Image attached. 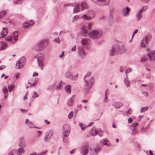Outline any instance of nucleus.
I'll list each match as a JSON object with an SVG mask.
<instances>
[{
    "mask_svg": "<svg viewBox=\"0 0 155 155\" xmlns=\"http://www.w3.org/2000/svg\"><path fill=\"white\" fill-rule=\"evenodd\" d=\"M88 35L89 37L91 39L97 40L102 37L103 32L100 29H94L89 32Z\"/></svg>",
    "mask_w": 155,
    "mask_h": 155,
    "instance_id": "obj_1",
    "label": "nucleus"
},
{
    "mask_svg": "<svg viewBox=\"0 0 155 155\" xmlns=\"http://www.w3.org/2000/svg\"><path fill=\"white\" fill-rule=\"evenodd\" d=\"M26 59L24 56L20 58L17 61L15 68L17 69H21L25 65Z\"/></svg>",
    "mask_w": 155,
    "mask_h": 155,
    "instance_id": "obj_2",
    "label": "nucleus"
},
{
    "mask_svg": "<svg viewBox=\"0 0 155 155\" xmlns=\"http://www.w3.org/2000/svg\"><path fill=\"white\" fill-rule=\"evenodd\" d=\"M18 31L14 32L11 36L8 37L6 38V40L7 41H12L13 39L14 41H12V43H15L17 41L18 39Z\"/></svg>",
    "mask_w": 155,
    "mask_h": 155,
    "instance_id": "obj_3",
    "label": "nucleus"
},
{
    "mask_svg": "<svg viewBox=\"0 0 155 155\" xmlns=\"http://www.w3.org/2000/svg\"><path fill=\"white\" fill-rule=\"evenodd\" d=\"M118 52L120 54L124 53L126 49L124 45L121 42L117 43L115 44Z\"/></svg>",
    "mask_w": 155,
    "mask_h": 155,
    "instance_id": "obj_4",
    "label": "nucleus"
},
{
    "mask_svg": "<svg viewBox=\"0 0 155 155\" xmlns=\"http://www.w3.org/2000/svg\"><path fill=\"white\" fill-rule=\"evenodd\" d=\"M84 79L85 82L86 83L84 89L87 90H89L94 82V78L93 77L91 78L89 81L84 78Z\"/></svg>",
    "mask_w": 155,
    "mask_h": 155,
    "instance_id": "obj_5",
    "label": "nucleus"
},
{
    "mask_svg": "<svg viewBox=\"0 0 155 155\" xmlns=\"http://www.w3.org/2000/svg\"><path fill=\"white\" fill-rule=\"evenodd\" d=\"M54 134L53 131L52 130H49L47 131L45 134L43 139L45 142H48L52 138Z\"/></svg>",
    "mask_w": 155,
    "mask_h": 155,
    "instance_id": "obj_6",
    "label": "nucleus"
},
{
    "mask_svg": "<svg viewBox=\"0 0 155 155\" xmlns=\"http://www.w3.org/2000/svg\"><path fill=\"white\" fill-rule=\"evenodd\" d=\"M93 2L98 5H108L110 2V0H91Z\"/></svg>",
    "mask_w": 155,
    "mask_h": 155,
    "instance_id": "obj_7",
    "label": "nucleus"
},
{
    "mask_svg": "<svg viewBox=\"0 0 155 155\" xmlns=\"http://www.w3.org/2000/svg\"><path fill=\"white\" fill-rule=\"evenodd\" d=\"M151 39V37L150 36H146L143 38L141 43V46L143 48L146 47L148 44L149 41Z\"/></svg>",
    "mask_w": 155,
    "mask_h": 155,
    "instance_id": "obj_8",
    "label": "nucleus"
},
{
    "mask_svg": "<svg viewBox=\"0 0 155 155\" xmlns=\"http://www.w3.org/2000/svg\"><path fill=\"white\" fill-rule=\"evenodd\" d=\"M90 150L91 155H97L101 150V147L97 144L93 149L90 148Z\"/></svg>",
    "mask_w": 155,
    "mask_h": 155,
    "instance_id": "obj_9",
    "label": "nucleus"
},
{
    "mask_svg": "<svg viewBox=\"0 0 155 155\" xmlns=\"http://www.w3.org/2000/svg\"><path fill=\"white\" fill-rule=\"evenodd\" d=\"M80 152L83 155H86L88 152L89 146L88 145H83L80 149Z\"/></svg>",
    "mask_w": 155,
    "mask_h": 155,
    "instance_id": "obj_10",
    "label": "nucleus"
},
{
    "mask_svg": "<svg viewBox=\"0 0 155 155\" xmlns=\"http://www.w3.org/2000/svg\"><path fill=\"white\" fill-rule=\"evenodd\" d=\"M130 9L128 7L123 8L122 9V14L124 17H127L129 16Z\"/></svg>",
    "mask_w": 155,
    "mask_h": 155,
    "instance_id": "obj_11",
    "label": "nucleus"
},
{
    "mask_svg": "<svg viewBox=\"0 0 155 155\" xmlns=\"http://www.w3.org/2000/svg\"><path fill=\"white\" fill-rule=\"evenodd\" d=\"M72 6L74 7V8L73 9L74 13H77L80 11L81 5H80L78 3H75L72 4Z\"/></svg>",
    "mask_w": 155,
    "mask_h": 155,
    "instance_id": "obj_12",
    "label": "nucleus"
},
{
    "mask_svg": "<svg viewBox=\"0 0 155 155\" xmlns=\"http://www.w3.org/2000/svg\"><path fill=\"white\" fill-rule=\"evenodd\" d=\"M82 45L84 47L87 46L91 43V40L87 38H83L81 40Z\"/></svg>",
    "mask_w": 155,
    "mask_h": 155,
    "instance_id": "obj_13",
    "label": "nucleus"
},
{
    "mask_svg": "<svg viewBox=\"0 0 155 155\" xmlns=\"http://www.w3.org/2000/svg\"><path fill=\"white\" fill-rule=\"evenodd\" d=\"M78 53L81 58H85L86 54L84 48L82 46H79L78 47Z\"/></svg>",
    "mask_w": 155,
    "mask_h": 155,
    "instance_id": "obj_14",
    "label": "nucleus"
},
{
    "mask_svg": "<svg viewBox=\"0 0 155 155\" xmlns=\"http://www.w3.org/2000/svg\"><path fill=\"white\" fill-rule=\"evenodd\" d=\"M115 44H114L110 49L109 51V55L110 56H113L115 55L118 53Z\"/></svg>",
    "mask_w": 155,
    "mask_h": 155,
    "instance_id": "obj_15",
    "label": "nucleus"
},
{
    "mask_svg": "<svg viewBox=\"0 0 155 155\" xmlns=\"http://www.w3.org/2000/svg\"><path fill=\"white\" fill-rule=\"evenodd\" d=\"M34 23V21L33 20H31L23 23L22 25V27L24 28H29L31 26L33 25Z\"/></svg>",
    "mask_w": 155,
    "mask_h": 155,
    "instance_id": "obj_16",
    "label": "nucleus"
},
{
    "mask_svg": "<svg viewBox=\"0 0 155 155\" xmlns=\"http://www.w3.org/2000/svg\"><path fill=\"white\" fill-rule=\"evenodd\" d=\"M100 143L102 146H106L108 147L111 145L110 142L106 138L101 140L100 141Z\"/></svg>",
    "mask_w": 155,
    "mask_h": 155,
    "instance_id": "obj_17",
    "label": "nucleus"
},
{
    "mask_svg": "<svg viewBox=\"0 0 155 155\" xmlns=\"http://www.w3.org/2000/svg\"><path fill=\"white\" fill-rule=\"evenodd\" d=\"M18 146L20 147H26V144L24 137H21L19 138Z\"/></svg>",
    "mask_w": 155,
    "mask_h": 155,
    "instance_id": "obj_18",
    "label": "nucleus"
},
{
    "mask_svg": "<svg viewBox=\"0 0 155 155\" xmlns=\"http://www.w3.org/2000/svg\"><path fill=\"white\" fill-rule=\"evenodd\" d=\"M111 105L115 108L118 109L121 107L123 106V104L121 102L114 101L112 103Z\"/></svg>",
    "mask_w": 155,
    "mask_h": 155,
    "instance_id": "obj_19",
    "label": "nucleus"
},
{
    "mask_svg": "<svg viewBox=\"0 0 155 155\" xmlns=\"http://www.w3.org/2000/svg\"><path fill=\"white\" fill-rule=\"evenodd\" d=\"M81 32L82 35L84 37L87 36L88 34V31L86 29L85 26L83 25L81 27Z\"/></svg>",
    "mask_w": 155,
    "mask_h": 155,
    "instance_id": "obj_20",
    "label": "nucleus"
},
{
    "mask_svg": "<svg viewBox=\"0 0 155 155\" xmlns=\"http://www.w3.org/2000/svg\"><path fill=\"white\" fill-rule=\"evenodd\" d=\"M41 47L43 49L47 46L48 44V41L46 39H44L41 41L39 43Z\"/></svg>",
    "mask_w": 155,
    "mask_h": 155,
    "instance_id": "obj_21",
    "label": "nucleus"
},
{
    "mask_svg": "<svg viewBox=\"0 0 155 155\" xmlns=\"http://www.w3.org/2000/svg\"><path fill=\"white\" fill-rule=\"evenodd\" d=\"M148 56L150 57L152 61H155V51H152L148 54Z\"/></svg>",
    "mask_w": 155,
    "mask_h": 155,
    "instance_id": "obj_22",
    "label": "nucleus"
},
{
    "mask_svg": "<svg viewBox=\"0 0 155 155\" xmlns=\"http://www.w3.org/2000/svg\"><path fill=\"white\" fill-rule=\"evenodd\" d=\"M75 95H73L70 98L68 101V105L69 106H72L74 104V101L75 99Z\"/></svg>",
    "mask_w": 155,
    "mask_h": 155,
    "instance_id": "obj_23",
    "label": "nucleus"
},
{
    "mask_svg": "<svg viewBox=\"0 0 155 155\" xmlns=\"http://www.w3.org/2000/svg\"><path fill=\"white\" fill-rule=\"evenodd\" d=\"M87 14L90 18L91 20L93 19L95 16V13L93 10H89L87 11Z\"/></svg>",
    "mask_w": 155,
    "mask_h": 155,
    "instance_id": "obj_24",
    "label": "nucleus"
},
{
    "mask_svg": "<svg viewBox=\"0 0 155 155\" xmlns=\"http://www.w3.org/2000/svg\"><path fill=\"white\" fill-rule=\"evenodd\" d=\"M70 134V132H68V131H62V137L63 139V141L66 142L67 141V139L64 138V137H67Z\"/></svg>",
    "mask_w": 155,
    "mask_h": 155,
    "instance_id": "obj_25",
    "label": "nucleus"
},
{
    "mask_svg": "<svg viewBox=\"0 0 155 155\" xmlns=\"http://www.w3.org/2000/svg\"><path fill=\"white\" fill-rule=\"evenodd\" d=\"M8 33L7 28H3L0 33V38H4L7 34Z\"/></svg>",
    "mask_w": 155,
    "mask_h": 155,
    "instance_id": "obj_26",
    "label": "nucleus"
},
{
    "mask_svg": "<svg viewBox=\"0 0 155 155\" xmlns=\"http://www.w3.org/2000/svg\"><path fill=\"white\" fill-rule=\"evenodd\" d=\"M8 45L4 42H0V51L3 50L7 48Z\"/></svg>",
    "mask_w": 155,
    "mask_h": 155,
    "instance_id": "obj_27",
    "label": "nucleus"
},
{
    "mask_svg": "<svg viewBox=\"0 0 155 155\" xmlns=\"http://www.w3.org/2000/svg\"><path fill=\"white\" fill-rule=\"evenodd\" d=\"M45 56L44 54L39 53L35 56L38 60H41L45 58Z\"/></svg>",
    "mask_w": 155,
    "mask_h": 155,
    "instance_id": "obj_28",
    "label": "nucleus"
},
{
    "mask_svg": "<svg viewBox=\"0 0 155 155\" xmlns=\"http://www.w3.org/2000/svg\"><path fill=\"white\" fill-rule=\"evenodd\" d=\"M124 82L127 87H129L130 86V81L129 80L127 75H126V77L124 78Z\"/></svg>",
    "mask_w": 155,
    "mask_h": 155,
    "instance_id": "obj_29",
    "label": "nucleus"
},
{
    "mask_svg": "<svg viewBox=\"0 0 155 155\" xmlns=\"http://www.w3.org/2000/svg\"><path fill=\"white\" fill-rule=\"evenodd\" d=\"M33 49L36 51H40L43 49L38 43L33 47Z\"/></svg>",
    "mask_w": 155,
    "mask_h": 155,
    "instance_id": "obj_30",
    "label": "nucleus"
},
{
    "mask_svg": "<svg viewBox=\"0 0 155 155\" xmlns=\"http://www.w3.org/2000/svg\"><path fill=\"white\" fill-rule=\"evenodd\" d=\"M103 133V132L102 130H95V133H92V136H94L98 134L100 137H101L102 136Z\"/></svg>",
    "mask_w": 155,
    "mask_h": 155,
    "instance_id": "obj_31",
    "label": "nucleus"
},
{
    "mask_svg": "<svg viewBox=\"0 0 155 155\" xmlns=\"http://www.w3.org/2000/svg\"><path fill=\"white\" fill-rule=\"evenodd\" d=\"M108 94H109L107 92V90L105 91L104 98L103 101V103H107L109 101L108 99Z\"/></svg>",
    "mask_w": 155,
    "mask_h": 155,
    "instance_id": "obj_32",
    "label": "nucleus"
},
{
    "mask_svg": "<svg viewBox=\"0 0 155 155\" xmlns=\"http://www.w3.org/2000/svg\"><path fill=\"white\" fill-rule=\"evenodd\" d=\"M70 127L67 124H65L64 125L63 127V131L70 132Z\"/></svg>",
    "mask_w": 155,
    "mask_h": 155,
    "instance_id": "obj_33",
    "label": "nucleus"
},
{
    "mask_svg": "<svg viewBox=\"0 0 155 155\" xmlns=\"http://www.w3.org/2000/svg\"><path fill=\"white\" fill-rule=\"evenodd\" d=\"M114 22V20L113 17L110 15L109 18L108 20V24L110 26L112 25Z\"/></svg>",
    "mask_w": 155,
    "mask_h": 155,
    "instance_id": "obj_34",
    "label": "nucleus"
},
{
    "mask_svg": "<svg viewBox=\"0 0 155 155\" xmlns=\"http://www.w3.org/2000/svg\"><path fill=\"white\" fill-rule=\"evenodd\" d=\"M142 13L139 11L136 15L137 20V21H139L142 17Z\"/></svg>",
    "mask_w": 155,
    "mask_h": 155,
    "instance_id": "obj_35",
    "label": "nucleus"
},
{
    "mask_svg": "<svg viewBox=\"0 0 155 155\" xmlns=\"http://www.w3.org/2000/svg\"><path fill=\"white\" fill-rule=\"evenodd\" d=\"M81 10H84V9H87L88 8V6L85 2H82L81 4Z\"/></svg>",
    "mask_w": 155,
    "mask_h": 155,
    "instance_id": "obj_36",
    "label": "nucleus"
},
{
    "mask_svg": "<svg viewBox=\"0 0 155 155\" xmlns=\"http://www.w3.org/2000/svg\"><path fill=\"white\" fill-rule=\"evenodd\" d=\"M8 155H20L17 150H13L8 153Z\"/></svg>",
    "mask_w": 155,
    "mask_h": 155,
    "instance_id": "obj_37",
    "label": "nucleus"
},
{
    "mask_svg": "<svg viewBox=\"0 0 155 155\" xmlns=\"http://www.w3.org/2000/svg\"><path fill=\"white\" fill-rule=\"evenodd\" d=\"M7 12L5 11H3L0 12V20L4 18L7 14Z\"/></svg>",
    "mask_w": 155,
    "mask_h": 155,
    "instance_id": "obj_38",
    "label": "nucleus"
},
{
    "mask_svg": "<svg viewBox=\"0 0 155 155\" xmlns=\"http://www.w3.org/2000/svg\"><path fill=\"white\" fill-rule=\"evenodd\" d=\"M81 18L85 20H91V18H89L87 14H84L82 15L81 17Z\"/></svg>",
    "mask_w": 155,
    "mask_h": 155,
    "instance_id": "obj_39",
    "label": "nucleus"
},
{
    "mask_svg": "<svg viewBox=\"0 0 155 155\" xmlns=\"http://www.w3.org/2000/svg\"><path fill=\"white\" fill-rule=\"evenodd\" d=\"M148 8V6L146 5L143 7L139 11L141 13L146 11Z\"/></svg>",
    "mask_w": 155,
    "mask_h": 155,
    "instance_id": "obj_40",
    "label": "nucleus"
},
{
    "mask_svg": "<svg viewBox=\"0 0 155 155\" xmlns=\"http://www.w3.org/2000/svg\"><path fill=\"white\" fill-rule=\"evenodd\" d=\"M65 90L68 93H71V86L70 85H68L65 87Z\"/></svg>",
    "mask_w": 155,
    "mask_h": 155,
    "instance_id": "obj_41",
    "label": "nucleus"
},
{
    "mask_svg": "<svg viewBox=\"0 0 155 155\" xmlns=\"http://www.w3.org/2000/svg\"><path fill=\"white\" fill-rule=\"evenodd\" d=\"M72 74V73L70 71H68L65 73L64 75L66 78H70Z\"/></svg>",
    "mask_w": 155,
    "mask_h": 155,
    "instance_id": "obj_42",
    "label": "nucleus"
},
{
    "mask_svg": "<svg viewBox=\"0 0 155 155\" xmlns=\"http://www.w3.org/2000/svg\"><path fill=\"white\" fill-rule=\"evenodd\" d=\"M78 76V74H77L75 75H73L72 74V75L71 76L70 79L72 80L76 81L77 80Z\"/></svg>",
    "mask_w": 155,
    "mask_h": 155,
    "instance_id": "obj_43",
    "label": "nucleus"
},
{
    "mask_svg": "<svg viewBox=\"0 0 155 155\" xmlns=\"http://www.w3.org/2000/svg\"><path fill=\"white\" fill-rule=\"evenodd\" d=\"M38 66L41 67V70H42L44 66L43 63L41 60H38Z\"/></svg>",
    "mask_w": 155,
    "mask_h": 155,
    "instance_id": "obj_44",
    "label": "nucleus"
},
{
    "mask_svg": "<svg viewBox=\"0 0 155 155\" xmlns=\"http://www.w3.org/2000/svg\"><path fill=\"white\" fill-rule=\"evenodd\" d=\"M149 108V107L148 106H146L145 107H142L140 109V112L141 113L144 112L147 110Z\"/></svg>",
    "mask_w": 155,
    "mask_h": 155,
    "instance_id": "obj_45",
    "label": "nucleus"
},
{
    "mask_svg": "<svg viewBox=\"0 0 155 155\" xmlns=\"http://www.w3.org/2000/svg\"><path fill=\"white\" fill-rule=\"evenodd\" d=\"M23 147H21L18 149L17 151L18 153L20 155L21 154L25 152V150H24V149L23 148Z\"/></svg>",
    "mask_w": 155,
    "mask_h": 155,
    "instance_id": "obj_46",
    "label": "nucleus"
},
{
    "mask_svg": "<svg viewBox=\"0 0 155 155\" xmlns=\"http://www.w3.org/2000/svg\"><path fill=\"white\" fill-rule=\"evenodd\" d=\"M79 18V15H77L74 16L73 18L72 19V22H74L76 21Z\"/></svg>",
    "mask_w": 155,
    "mask_h": 155,
    "instance_id": "obj_47",
    "label": "nucleus"
},
{
    "mask_svg": "<svg viewBox=\"0 0 155 155\" xmlns=\"http://www.w3.org/2000/svg\"><path fill=\"white\" fill-rule=\"evenodd\" d=\"M8 87L9 91L11 92L12 90L14 88V85L13 84L9 85Z\"/></svg>",
    "mask_w": 155,
    "mask_h": 155,
    "instance_id": "obj_48",
    "label": "nucleus"
},
{
    "mask_svg": "<svg viewBox=\"0 0 155 155\" xmlns=\"http://www.w3.org/2000/svg\"><path fill=\"white\" fill-rule=\"evenodd\" d=\"M137 130L136 128H134L132 130V132L131 133V134L132 135L134 136L137 133Z\"/></svg>",
    "mask_w": 155,
    "mask_h": 155,
    "instance_id": "obj_49",
    "label": "nucleus"
},
{
    "mask_svg": "<svg viewBox=\"0 0 155 155\" xmlns=\"http://www.w3.org/2000/svg\"><path fill=\"white\" fill-rule=\"evenodd\" d=\"M22 2V0H14L13 3L15 4H21Z\"/></svg>",
    "mask_w": 155,
    "mask_h": 155,
    "instance_id": "obj_50",
    "label": "nucleus"
},
{
    "mask_svg": "<svg viewBox=\"0 0 155 155\" xmlns=\"http://www.w3.org/2000/svg\"><path fill=\"white\" fill-rule=\"evenodd\" d=\"M28 124V127L30 128H33L35 127L33 123L31 121L29 122Z\"/></svg>",
    "mask_w": 155,
    "mask_h": 155,
    "instance_id": "obj_51",
    "label": "nucleus"
},
{
    "mask_svg": "<svg viewBox=\"0 0 155 155\" xmlns=\"http://www.w3.org/2000/svg\"><path fill=\"white\" fill-rule=\"evenodd\" d=\"M132 71V69L131 68H127L126 71H125V73L126 75H127V74L128 73L131 72Z\"/></svg>",
    "mask_w": 155,
    "mask_h": 155,
    "instance_id": "obj_52",
    "label": "nucleus"
},
{
    "mask_svg": "<svg viewBox=\"0 0 155 155\" xmlns=\"http://www.w3.org/2000/svg\"><path fill=\"white\" fill-rule=\"evenodd\" d=\"M93 25V23L92 22H90L89 23L88 26V28L89 30L91 29Z\"/></svg>",
    "mask_w": 155,
    "mask_h": 155,
    "instance_id": "obj_53",
    "label": "nucleus"
},
{
    "mask_svg": "<svg viewBox=\"0 0 155 155\" xmlns=\"http://www.w3.org/2000/svg\"><path fill=\"white\" fill-rule=\"evenodd\" d=\"M61 82L62 81H60L59 84L56 87V88L57 89L59 90L61 89V87L62 86Z\"/></svg>",
    "mask_w": 155,
    "mask_h": 155,
    "instance_id": "obj_54",
    "label": "nucleus"
},
{
    "mask_svg": "<svg viewBox=\"0 0 155 155\" xmlns=\"http://www.w3.org/2000/svg\"><path fill=\"white\" fill-rule=\"evenodd\" d=\"M79 126L81 127V129L82 130H84L85 128H86V126L83 125V123H80L79 124Z\"/></svg>",
    "mask_w": 155,
    "mask_h": 155,
    "instance_id": "obj_55",
    "label": "nucleus"
},
{
    "mask_svg": "<svg viewBox=\"0 0 155 155\" xmlns=\"http://www.w3.org/2000/svg\"><path fill=\"white\" fill-rule=\"evenodd\" d=\"M39 95L36 92H34L32 96V97L34 98H36L37 97H39Z\"/></svg>",
    "mask_w": 155,
    "mask_h": 155,
    "instance_id": "obj_56",
    "label": "nucleus"
},
{
    "mask_svg": "<svg viewBox=\"0 0 155 155\" xmlns=\"http://www.w3.org/2000/svg\"><path fill=\"white\" fill-rule=\"evenodd\" d=\"M106 18V17L105 15H102L100 16L99 18V19L100 20H103Z\"/></svg>",
    "mask_w": 155,
    "mask_h": 155,
    "instance_id": "obj_57",
    "label": "nucleus"
},
{
    "mask_svg": "<svg viewBox=\"0 0 155 155\" xmlns=\"http://www.w3.org/2000/svg\"><path fill=\"white\" fill-rule=\"evenodd\" d=\"M73 115V112L72 111H71L69 114H68V118L71 119Z\"/></svg>",
    "mask_w": 155,
    "mask_h": 155,
    "instance_id": "obj_58",
    "label": "nucleus"
},
{
    "mask_svg": "<svg viewBox=\"0 0 155 155\" xmlns=\"http://www.w3.org/2000/svg\"><path fill=\"white\" fill-rule=\"evenodd\" d=\"M138 125V123L137 122H135L133 123L132 124L131 126L132 127H136Z\"/></svg>",
    "mask_w": 155,
    "mask_h": 155,
    "instance_id": "obj_59",
    "label": "nucleus"
},
{
    "mask_svg": "<svg viewBox=\"0 0 155 155\" xmlns=\"http://www.w3.org/2000/svg\"><path fill=\"white\" fill-rule=\"evenodd\" d=\"M3 91L4 94H7L8 89L6 87H4L3 89Z\"/></svg>",
    "mask_w": 155,
    "mask_h": 155,
    "instance_id": "obj_60",
    "label": "nucleus"
},
{
    "mask_svg": "<svg viewBox=\"0 0 155 155\" xmlns=\"http://www.w3.org/2000/svg\"><path fill=\"white\" fill-rule=\"evenodd\" d=\"M149 128V125H148L145 128H142L141 129V131L143 132H144L146 131V130H145V129H148Z\"/></svg>",
    "mask_w": 155,
    "mask_h": 155,
    "instance_id": "obj_61",
    "label": "nucleus"
},
{
    "mask_svg": "<svg viewBox=\"0 0 155 155\" xmlns=\"http://www.w3.org/2000/svg\"><path fill=\"white\" fill-rule=\"evenodd\" d=\"M91 72H88L86 75L85 76L84 78L85 79L86 77H89L91 74Z\"/></svg>",
    "mask_w": 155,
    "mask_h": 155,
    "instance_id": "obj_62",
    "label": "nucleus"
},
{
    "mask_svg": "<svg viewBox=\"0 0 155 155\" xmlns=\"http://www.w3.org/2000/svg\"><path fill=\"white\" fill-rule=\"evenodd\" d=\"M48 152V150H45V151L42 152L38 154V155H45L46 153H47V152Z\"/></svg>",
    "mask_w": 155,
    "mask_h": 155,
    "instance_id": "obj_63",
    "label": "nucleus"
},
{
    "mask_svg": "<svg viewBox=\"0 0 155 155\" xmlns=\"http://www.w3.org/2000/svg\"><path fill=\"white\" fill-rule=\"evenodd\" d=\"M20 74V73L19 72H17L15 74V78H16V80H17L18 79V77Z\"/></svg>",
    "mask_w": 155,
    "mask_h": 155,
    "instance_id": "obj_64",
    "label": "nucleus"
}]
</instances>
